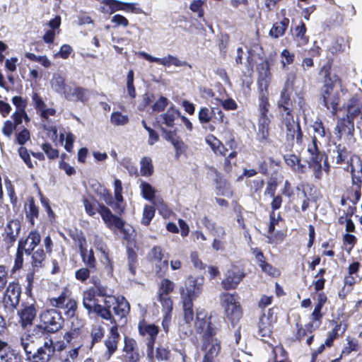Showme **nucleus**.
Listing matches in <instances>:
<instances>
[{"mask_svg":"<svg viewBox=\"0 0 362 362\" xmlns=\"http://www.w3.org/2000/svg\"><path fill=\"white\" fill-rule=\"evenodd\" d=\"M127 255L129 269L132 274L134 275L136 273V263L137 261L136 253L134 251V250L128 248Z\"/></svg>","mask_w":362,"mask_h":362,"instance_id":"obj_47","label":"nucleus"},{"mask_svg":"<svg viewBox=\"0 0 362 362\" xmlns=\"http://www.w3.org/2000/svg\"><path fill=\"white\" fill-rule=\"evenodd\" d=\"M47 333L41 325H35L32 329L16 338L15 345L16 347L21 346L22 349L35 348L41 340L44 341L45 338L49 337Z\"/></svg>","mask_w":362,"mask_h":362,"instance_id":"obj_4","label":"nucleus"},{"mask_svg":"<svg viewBox=\"0 0 362 362\" xmlns=\"http://www.w3.org/2000/svg\"><path fill=\"white\" fill-rule=\"evenodd\" d=\"M155 214L154 206H145L143 211V216L141 218V223L145 226H148Z\"/></svg>","mask_w":362,"mask_h":362,"instance_id":"obj_43","label":"nucleus"},{"mask_svg":"<svg viewBox=\"0 0 362 362\" xmlns=\"http://www.w3.org/2000/svg\"><path fill=\"white\" fill-rule=\"evenodd\" d=\"M170 355V351L163 347L158 346L156 351L155 357L159 361L168 360Z\"/></svg>","mask_w":362,"mask_h":362,"instance_id":"obj_64","label":"nucleus"},{"mask_svg":"<svg viewBox=\"0 0 362 362\" xmlns=\"http://www.w3.org/2000/svg\"><path fill=\"white\" fill-rule=\"evenodd\" d=\"M46 255L42 249H37L32 254L31 264L34 271H37L44 266Z\"/></svg>","mask_w":362,"mask_h":362,"instance_id":"obj_30","label":"nucleus"},{"mask_svg":"<svg viewBox=\"0 0 362 362\" xmlns=\"http://www.w3.org/2000/svg\"><path fill=\"white\" fill-rule=\"evenodd\" d=\"M98 212L100 214L103 220L110 229L115 230L122 226L124 221L119 217L114 215L105 205L99 204Z\"/></svg>","mask_w":362,"mask_h":362,"instance_id":"obj_13","label":"nucleus"},{"mask_svg":"<svg viewBox=\"0 0 362 362\" xmlns=\"http://www.w3.org/2000/svg\"><path fill=\"white\" fill-rule=\"evenodd\" d=\"M141 174L144 176L151 175L153 173V165L151 160H141Z\"/></svg>","mask_w":362,"mask_h":362,"instance_id":"obj_52","label":"nucleus"},{"mask_svg":"<svg viewBox=\"0 0 362 362\" xmlns=\"http://www.w3.org/2000/svg\"><path fill=\"white\" fill-rule=\"evenodd\" d=\"M81 331L76 330L75 328L71 329L67 332H66L64 335V339L66 341L67 343L71 344L72 341L74 343L80 342L79 339H81Z\"/></svg>","mask_w":362,"mask_h":362,"instance_id":"obj_42","label":"nucleus"},{"mask_svg":"<svg viewBox=\"0 0 362 362\" xmlns=\"http://www.w3.org/2000/svg\"><path fill=\"white\" fill-rule=\"evenodd\" d=\"M335 130L339 134H351L354 130V120L346 115V117L340 119L337 122Z\"/></svg>","mask_w":362,"mask_h":362,"instance_id":"obj_29","label":"nucleus"},{"mask_svg":"<svg viewBox=\"0 0 362 362\" xmlns=\"http://www.w3.org/2000/svg\"><path fill=\"white\" fill-rule=\"evenodd\" d=\"M103 3L109 6L111 13L123 11L124 8L123 1L119 0H103Z\"/></svg>","mask_w":362,"mask_h":362,"instance_id":"obj_50","label":"nucleus"},{"mask_svg":"<svg viewBox=\"0 0 362 362\" xmlns=\"http://www.w3.org/2000/svg\"><path fill=\"white\" fill-rule=\"evenodd\" d=\"M159 297V301L162 305L163 313H171L173 310V303L169 296H161Z\"/></svg>","mask_w":362,"mask_h":362,"instance_id":"obj_45","label":"nucleus"},{"mask_svg":"<svg viewBox=\"0 0 362 362\" xmlns=\"http://www.w3.org/2000/svg\"><path fill=\"white\" fill-rule=\"evenodd\" d=\"M277 107L279 112L293 110V103L290 93L286 89H282L281 91L280 98L277 102Z\"/></svg>","mask_w":362,"mask_h":362,"instance_id":"obj_27","label":"nucleus"},{"mask_svg":"<svg viewBox=\"0 0 362 362\" xmlns=\"http://www.w3.org/2000/svg\"><path fill=\"white\" fill-rule=\"evenodd\" d=\"M216 188L217 189L218 194H221L226 197L232 196V192L230 188V185L225 180L217 178L216 180Z\"/></svg>","mask_w":362,"mask_h":362,"instance_id":"obj_36","label":"nucleus"},{"mask_svg":"<svg viewBox=\"0 0 362 362\" xmlns=\"http://www.w3.org/2000/svg\"><path fill=\"white\" fill-rule=\"evenodd\" d=\"M40 325L47 332H56L63 325L64 319L61 313L55 309L46 310L40 315Z\"/></svg>","mask_w":362,"mask_h":362,"instance_id":"obj_8","label":"nucleus"},{"mask_svg":"<svg viewBox=\"0 0 362 362\" xmlns=\"http://www.w3.org/2000/svg\"><path fill=\"white\" fill-rule=\"evenodd\" d=\"M134 76L133 70H129L127 76V89L128 95L132 98L136 97V90L134 86Z\"/></svg>","mask_w":362,"mask_h":362,"instance_id":"obj_44","label":"nucleus"},{"mask_svg":"<svg viewBox=\"0 0 362 362\" xmlns=\"http://www.w3.org/2000/svg\"><path fill=\"white\" fill-rule=\"evenodd\" d=\"M41 237L37 230H32L30 232L28 238L25 240H20L18 242V247L28 255L32 254L35 247L40 243Z\"/></svg>","mask_w":362,"mask_h":362,"instance_id":"obj_15","label":"nucleus"},{"mask_svg":"<svg viewBox=\"0 0 362 362\" xmlns=\"http://www.w3.org/2000/svg\"><path fill=\"white\" fill-rule=\"evenodd\" d=\"M38 207L35 204L34 201L31 199L28 204V209H26V216L30 219V222L34 224V218L38 216Z\"/></svg>","mask_w":362,"mask_h":362,"instance_id":"obj_46","label":"nucleus"},{"mask_svg":"<svg viewBox=\"0 0 362 362\" xmlns=\"http://www.w3.org/2000/svg\"><path fill=\"white\" fill-rule=\"evenodd\" d=\"M78 247L80 254L82 258L83 262L90 268V269H95V263L96 260L94 257L93 251V250H87L85 247H83V243L86 242L85 239L79 240H78Z\"/></svg>","mask_w":362,"mask_h":362,"instance_id":"obj_23","label":"nucleus"},{"mask_svg":"<svg viewBox=\"0 0 362 362\" xmlns=\"http://www.w3.org/2000/svg\"><path fill=\"white\" fill-rule=\"evenodd\" d=\"M90 97V91L82 87H76L65 93V98L71 101H81L85 103Z\"/></svg>","mask_w":362,"mask_h":362,"instance_id":"obj_22","label":"nucleus"},{"mask_svg":"<svg viewBox=\"0 0 362 362\" xmlns=\"http://www.w3.org/2000/svg\"><path fill=\"white\" fill-rule=\"evenodd\" d=\"M203 289V279L189 278L185 283V286L180 289L182 303H193L202 293Z\"/></svg>","mask_w":362,"mask_h":362,"instance_id":"obj_7","label":"nucleus"},{"mask_svg":"<svg viewBox=\"0 0 362 362\" xmlns=\"http://www.w3.org/2000/svg\"><path fill=\"white\" fill-rule=\"evenodd\" d=\"M276 316L274 315L273 308L268 309L267 313H263L258 323V332L260 337H269L272 330V324L276 322Z\"/></svg>","mask_w":362,"mask_h":362,"instance_id":"obj_12","label":"nucleus"},{"mask_svg":"<svg viewBox=\"0 0 362 362\" xmlns=\"http://www.w3.org/2000/svg\"><path fill=\"white\" fill-rule=\"evenodd\" d=\"M183 310H184V320L185 321V325H180V329L183 328L185 329V335H188L191 333V326L190 323L194 319V312H193V303H182Z\"/></svg>","mask_w":362,"mask_h":362,"instance_id":"obj_25","label":"nucleus"},{"mask_svg":"<svg viewBox=\"0 0 362 362\" xmlns=\"http://www.w3.org/2000/svg\"><path fill=\"white\" fill-rule=\"evenodd\" d=\"M245 274L241 272L238 267L233 266L226 272L225 278L221 282V285L225 290L234 289L240 284Z\"/></svg>","mask_w":362,"mask_h":362,"instance_id":"obj_11","label":"nucleus"},{"mask_svg":"<svg viewBox=\"0 0 362 362\" xmlns=\"http://www.w3.org/2000/svg\"><path fill=\"white\" fill-rule=\"evenodd\" d=\"M114 192L116 201L122 202L124 200L122 197V185L119 179H116L114 182Z\"/></svg>","mask_w":362,"mask_h":362,"instance_id":"obj_56","label":"nucleus"},{"mask_svg":"<svg viewBox=\"0 0 362 362\" xmlns=\"http://www.w3.org/2000/svg\"><path fill=\"white\" fill-rule=\"evenodd\" d=\"M93 269H90L89 267L87 268H81L76 271L75 277L76 279L81 281H85L90 276V273Z\"/></svg>","mask_w":362,"mask_h":362,"instance_id":"obj_60","label":"nucleus"},{"mask_svg":"<svg viewBox=\"0 0 362 362\" xmlns=\"http://www.w3.org/2000/svg\"><path fill=\"white\" fill-rule=\"evenodd\" d=\"M334 82L332 79L326 76L324 86L321 90V99L322 100L324 106L334 114L338 109L339 102V94L334 91Z\"/></svg>","mask_w":362,"mask_h":362,"instance_id":"obj_5","label":"nucleus"},{"mask_svg":"<svg viewBox=\"0 0 362 362\" xmlns=\"http://www.w3.org/2000/svg\"><path fill=\"white\" fill-rule=\"evenodd\" d=\"M123 351L126 353L130 362H136L139 359V349L136 341L132 338L124 337Z\"/></svg>","mask_w":362,"mask_h":362,"instance_id":"obj_21","label":"nucleus"},{"mask_svg":"<svg viewBox=\"0 0 362 362\" xmlns=\"http://www.w3.org/2000/svg\"><path fill=\"white\" fill-rule=\"evenodd\" d=\"M286 128L287 136L292 139L296 136L297 141H300L302 138V132L298 122H293L289 126H285Z\"/></svg>","mask_w":362,"mask_h":362,"instance_id":"obj_34","label":"nucleus"},{"mask_svg":"<svg viewBox=\"0 0 362 362\" xmlns=\"http://www.w3.org/2000/svg\"><path fill=\"white\" fill-rule=\"evenodd\" d=\"M221 300L227 318L232 323L238 321L242 316V310L237 296L224 293L221 295Z\"/></svg>","mask_w":362,"mask_h":362,"instance_id":"obj_6","label":"nucleus"},{"mask_svg":"<svg viewBox=\"0 0 362 362\" xmlns=\"http://www.w3.org/2000/svg\"><path fill=\"white\" fill-rule=\"evenodd\" d=\"M21 288L18 284L10 283L4 296V303L6 307L13 309L19 303Z\"/></svg>","mask_w":362,"mask_h":362,"instance_id":"obj_14","label":"nucleus"},{"mask_svg":"<svg viewBox=\"0 0 362 362\" xmlns=\"http://www.w3.org/2000/svg\"><path fill=\"white\" fill-rule=\"evenodd\" d=\"M168 105V100L164 96H160L159 99L152 105V109L155 112L163 111Z\"/></svg>","mask_w":362,"mask_h":362,"instance_id":"obj_55","label":"nucleus"},{"mask_svg":"<svg viewBox=\"0 0 362 362\" xmlns=\"http://www.w3.org/2000/svg\"><path fill=\"white\" fill-rule=\"evenodd\" d=\"M25 57L31 61L40 63L43 66L47 68L51 65L50 61L46 56H37L33 53L27 52Z\"/></svg>","mask_w":362,"mask_h":362,"instance_id":"obj_48","label":"nucleus"},{"mask_svg":"<svg viewBox=\"0 0 362 362\" xmlns=\"http://www.w3.org/2000/svg\"><path fill=\"white\" fill-rule=\"evenodd\" d=\"M104 305L98 307V315L109 321L113 326H122L126 323V317L129 312V303L113 296H107L103 300Z\"/></svg>","mask_w":362,"mask_h":362,"instance_id":"obj_2","label":"nucleus"},{"mask_svg":"<svg viewBox=\"0 0 362 362\" xmlns=\"http://www.w3.org/2000/svg\"><path fill=\"white\" fill-rule=\"evenodd\" d=\"M26 355L27 360L30 362H48L54 355L55 347L51 338L46 337L42 341V345L38 348L23 349Z\"/></svg>","mask_w":362,"mask_h":362,"instance_id":"obj_3","label":"nucleus"},{"mask_svg":"<svg viewBox=\"0 0 362 362\" xmlns=\"http://www.w3.org/2000/svg\"><path fill=\"white\" fill-rule=\"evenodd\" d=\"M206 313H197L195 327L198 332H204L203 336V349L205 355L203 362H216V358L221 351L220 341L214 337L218 331V327L213 316L206 320Z\"/></svg>","mask_w":362,"mask_h":362,"instance_id":"obj_1","label":"nucleus"},{"mask_svg":"<svg viewBox=\"0 0 362 362\" xmlns=\"http://www.w3.org/2000/svg\"><path fill=\"white\" fill-rule=\"evenodd\" d=\"M175 284L169 279H165L161 281L158 289V296H168L174 289Z\"/></svg>","mask_w":362,"mask_h":362,"instance_id":"obj_38","label":"nucleus"},{"mask_svg":"<svg viewBox=\"0 0 362 362\" xmlns=\"http://www.w3.org/2000/svg\"><path fill=\"white\" fill-rule=\"evenodd\" d=\"M119 338V334L117 332V327L112 326L110 329V336L105 341V344L107 349L109 356H111L116 351Z\"/></svg>","mask_w":362,"mask_h":362,"instance_id":"obj_26","label":"nucleus"},{"mask_svg":"<svg viewBox=\"0 0 362 362\" xmlns=\"http://www.w3.org/2000/svg\"><path fill=\"white\" fill-rule=\"evenodd\" d=\"M42 150L46 153L48 158H57L59 156L58 151L53 148L49 144H44L42 145Z\"/></svg>","mask_w":362,"mask_h":362,"instance_id":"obj_63","label":"nucleus"},{"mask_svg":"<svg viewBox=\"0 0 362 362\" xmlns=\"http://www.w3.org/2000/svg\"><path fill=\"white\" fill-rule=\"evenodd\" d=\"M350 118L354 119L361 115L362 118V98L358 96L352 97L347 105V115Z\"/></svg>","mask_w":362,"mask_h":362,"instance_id":"obj_24","label":"nucleus"},{"mask_svg":"<svg viewBox=\"0 0 362 362\" xmlns=\"http://www.w3.org/2000/svg\"><path fill=\"white\" fill-rule=\"evenodd\" d=\"M163 250L159 246H154L148 253V257L156 262L163 259Z\"/></svg>","mask_w":362,"mask_h":362,"instance_id":"obj_57","label":"nucleus"},{"mask_svg":"<svg viewBox=\"0 0 362 362\" xmlns=\"http://www.w3.org/2000/svg\"><path fill=\"white\" fill-rule=\"evenodd\" d=\"M333 323H334V326L332 328V330L329 332V334L336 339L339 335H342L344 333L346 329V325L344 323L343 324L341 322L339 323L333 322Z\"/></svg>","mask_w":362,"mask_h":362,"instance_id":"obj_49","label":"nucleus"},{"mask_svg":"<svg viewBox=\"0 0 362 362\" xmlns=\"http://www.w3.org/2000/svg\"><path fill=\"white\" fill-rule=\"evenodd\" d=\"M269 104L268 103L267 98L262 94L259 98V105H258V112H259V117H269Z\"/></svg>","mask_w":362,"mask_h":362,"instance_id":"obj_39","label":"nucleus"},{"mask_svg":"<svg viewBox=\"0 0 362 362\" xmlns=\"http://www.w3.org/2000/svg\"><path fill=\"white\" fill-rule=\"evenodd\" d=\"M216 113L218 115V118L216 117L215 118L223 122V113L221 110L202 107L198 112V119L200 124L204 126V124L209 123Z\"/></svg>","mask_w":362,"mask_h":362,"instance_id":"obj_18","label":"nucleus"},{"mask_svg":"<svg viewBox=\"0 0 362 362\" xmlns=\"http://www.w3.org/2000/svg\"><path fill=\"white\" fill-rule=\"evenodd\" d=\"M180 116V111L175 108V105H172L167 111L158 115L156 117V122L162 124H165L168 127H173L175 124L176 118Z\"/></svg>","mask_w":362,"mask_h":362,"instance_id":"obj_19","label":"nucleus"},{"mask_svg":"<svg viewBox=\"0 0 362 362\" xmlns=\"http://www.w3.org/2000/svg\"><path fill=\"white\" fill-rule=\"evenodd\" d=\"M322 317V313L320 311L313 310L311 315V319L313 321L312 323H309L305 325L308 329L313 328V327H317L320 324V320Z\"/></svg>","mask_w":362,"mask_h":362,"instance_id":"obj_61","label":"nucleus"},{"mask_svg":"<svg viewBox=\"0 0 362 362\" xmlns=\"http://www.w3.org/2000/svg\"><path fill=\"white\" fill-rule=\"evenodd\" d=\"M139 331L141 335L147 337V356L151 358H153V346L159 332L158 327L144 322L139 324Z\"/></svg>","mask_w":362,"mask_h":362,"instance_id":"obj_9","label":"nucleus"},{"mask_svg":"<svg viewBox=\"0 0 362 362\" xmlns=\"http://www.w3.org/2000/svg\"><path fill=\"white\" fill-rule=\"evenodd\" d=\"M206 143L211 147L212 150L214 153L218 155H222L223 156H226V153H223V150L224 149V146L221 145L220 141L217 139L214 136L209 135L206 138Z\"/></svg>","mask_w":362,"mask_h":362,"instance_id":"obj_33","label":"nucleus"},{"mask_svg":"<svg viewBox=\"0 0 362 362\" xmlns=\"http://www.w3.org/2000/svg\"><path fill=\"white\" fill-rule=\"evenodd\" d=\"M172 144L175 149L176 156H181L186 148L184 142L178 138H177L176 139H172Z\"/></svg>","mask_w":362,"mask_h":362,"instance_id":"obj_58","label":"nucleus"},{"mask_svg":"<svg viewBox=\"0 0 362 362\" xmlns=\"http://www.w3.org/2000/svg\"><path fill=\"white\" fill-rule=\"evenodd\" d=\"M66 291H63L59 297L50 299V304L53 307L64 308L66 302Z\"/></svg>","mask_w":362,"mask_h":362,"instance_id":"obj_51","label":"nucleus"},{"mask_svg":"<svg viewBox=\"0 0 362 362\" xmlns=\"http://www.w3.org/2000/svg\"><path fill=\"white\" fill-rule=\"evenodd\" d=\"M270 122L269 117L258 118L257 139L263 145L270 142L269 137Z\"/></svg>","mask_w":362,"mask_h":362,"instance_id":"obj_17","label":"nucleus"},{"mask_svg":"<svg viewBox=\"0 0 362 362\" xmlns=\"http://www.w3.org/2000/svg\"><path fill=\"white\" fill-rule=\"evenodd\" d=\"M23 326L30 325L36 316V310L33 306L25 308L19 313Z\"/></svg>","mask_w":362,"mask_h":362,"instance_id":"obj_31","label":"nucleus"},{"mask_svg":"<svg viewBox=\"0 0 362 362\" xmlns=\"http://www.w3.org/2000/svg\"><path fill=\"white\" fill-rule=\"evenodd\" d=\"M51 86L52 89L57 93H64V94L66 93L65 91L64 78L59 74H54L51 80Z\"/></svg>","mask_w":362,"mask_h":362,"instance_id":"obj_35","label":"nucleus"},{"mask_svg":"<svg viewBox=\"0 0 362 362\" xmlns=\"http://www.w3.org/2000/svg\"><path fill=\"white\" fill-rule=\"evenodd\" d=\"M83 305L89 315L92 313L98 315V307L102 306V305L98 304L93 290H88L83 293Z\"/></svg>","mask_w":362,"mask_h":362,"instance_id":"obj_20","label":"nucleus"},{"mask_svg":"<svg viewBox=\"0 0 362 362\" xmlns=\"http://www.w3.org/2000/svg\"><path fill=\"white\" fill-rule=\"evenodd\" d=\"M168 260L167 259L157 261L156 264V272L158 276H163L168 271Z\"/></svg>","mask_w":362,"mask_h":362,"instance_id":"obj_54","label":"nucleus"},{"mask_svg":"<svg viewBox=\"0 0 362 362\" xmlns=\"http://www.w3.org/2000/svg\"><path fill=\"white\" fill-rule=\"evenodd\" d=\"M0 362H23L21 355L11 351L0 350Z\"/></svg>","mask_w":362,"mask_h":362,"instance_id":"obj_32","label":"nucleus"},{"mask_svg":"<svg viewBox=\"0 0 362 362\" xmlns=\"http://www.w3.org/2000/svg\"><path fill=\"white\" fill-rule=\"evenodd\" d=\"M21 230V223L18 220H11L6 226L4 229V241L8 247H11L15 243Z\"/></svg>","mask_w":362,"mask_h":362,"instance_id":"obj_16","label":"nucleus"},{"mask_svg":"<svg viewBox=\"0 0 362 362\" xmlns=\"http://www.w3.org/2000/svg\"><path fill=\"white\" fill-rule=\"evenodd\" d=\"M64 308L66 309V310L65 311V315L68 317L76 315V311L77 309V303L75 300L69 299L66 302Z\"/></svg>","mask_w":362,"mask_h":362,"instance_id":"obj_53","label":"nucleus"},{"mask_svg":"<svg viewBox=\"0 0 362 362\" xmlns=\"http://www.w3.org/2000/svg\"><path fill=\"white\" fill-rule=\"evenodd\" d=\"M138 54L151 62H156L165 66L174 65L177 67L182 66H188L189 68L192 67L187 62L181 61L177 57L171 54H168L163 58L153 57L145 52H139Z\"/></svg>","mask_w":362,"mask_h":362,"instance_id":"obj_10","label":"nucleus"},{"mask_svg":"<svg viewBox=\"0 0 362 362\" xmlns=\"http://www.w3.org/2000/svg\"><path fill=\"white\" fill-rule=\"evenodd\" d=\"M71 320V329H76V330L82 332V329L85 325L84 320L80 318L77 315H74L69 317Z\"/></svg>","mask_w":362,"mask_h":362,"instance_id":"obj_59","label":"nucleus"},{"mask_svg":"<svg viewBox=\"0 0 362 362\" xmlns=\"http://www.w3.org/2000/svg\"><path fill=\"white\" fill-rule=\"evenodd\" d=\"M294 170L303 173L309 168L310 160H286Z\"/></svg>","mask_w":362,"mask_h":362,"instance_id":"obj_37","label":"nucleus"},{"mask_svg":"<svg viewBox=\"0 0 362 362\" xmlns=\"http://www.w3.org/2000/svg\"><path fill=\"white\" fill-rule=\"evenodd\" d=\"M110 122L115 126H123L129 122V117L120 112H113L110 116Z\"/></svg>","mask_w":362,"mask_h":362,"instance_id":"obj_40","label":"nucleus"},{"mask_svg":"<svg viewBox=\"0 0 362 362\" xmlns=\"http://www.w3.org/2000/svg\"><path fill=\"white\" fill-rule=\"evenodd\" d=\"M141 188L144 198L151 202L155 199V190L150 184L142 182L141 184Z\"/></svg>","mask_w":362,"mask_h":362,"instance_id":"obj_41","label":"nucleus"},{"mask_svg":"<svg viewBox=\"0 0 362 362\" xmlns=\"http://www.w3.org/2000/svg\"><path fill=\"white\" fill-rule=\"evenodd\" d=\"M281 57H282L281 63L284 68H285L287 64H291V63H293L294 59V54H291L286 49H284L281 52Z\"/></svg>","mask_w":362,"mask_h":362,"instance_id":"obj_62","label":"nucleus"},{"mask_svg":"<svg viewBox=\"0 0 362 362\" xmlns=\"http://www.w3.org/2000/svg\"><path fill=\"white\" fill-rule=\"evenodd\" d=\"M289 24V19L284 18L282 21L274 23L269 30V35L274 38H279L284 35Z\"/></svg>","mask_w":362,"mask_h":362,"instance_id":"obj_28","label":"nucleus"}]
</instances>
